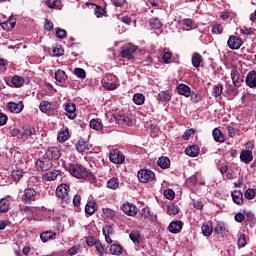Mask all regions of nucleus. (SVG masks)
<instances>
[{
	"instance_id": "10",
	"label": "nucleus",
	"mask_w": 256,
	"mask_h": 256,
	"mask_svg": "<svg viewBox=\"0 0 256 256\" xmlns=\"http://www.w3.org/2000/svg\"><path fill=\"white\" fill-rule=\"evenodd\" d=\"M123 213H125V215H129V217H135V215H137V206H135L132 203H125L122 205L121 207Z\"/></svg>"
},
{
	"instance_id": "40",
	"label": "nucleus",
	"mask_w": 256,
	"mask_h": 256,
	"mask_svg": "<svg viewBox=\"0 0 256 256\" xmlns=\"http://www.w3.org/2000/svg\"><path fill=\"white\" fill-rule=\"evenodd\" d=\"M44 3L49 9H59L61 5V1L59 0H44Z\"/></svg>"
},
{
	"instance_id": "45",
	"label": "nucleus",
	"mask_w": 256,
	"mask_h": 256,
	"mask_svg": "<svg viewBox=\"0 0 256 256\" xmlns=\"http://www.w3.org/2000/svg\"><path fill=\"white\" fill-rule=\"evenodd\" d=\"M162 25L163 24L161 23V20H159V18L150 19V27H152V29H161Z\"/></svg>"
},
{
	"instance_id": "27",
	"label": "nucleus",
	"mask_w": 256,
	"mask_h": 256,
	"mask_svg": "<svg viewBox=\"0 0 256 256\" xmlns=\"http://www.w3.org/2000/svg\"><path fill=\"white\" fill-rule=\"evenodd\" d=\"M55 235H57V233L51 232V231H46V232H43L42 234H40V239H41L42 243H47V241H51V239H53L55 237Z\"/></svg>"
},
{
	"instance_id": "51",
	"label": "nucleus",
	"mask_w": 256,
	"mask_h": 256,
	"mask_svg": "<svg viewBox=\"0 0 256 256\" xmlns=\"http://www.w3.org/2000/svg\"><path fill=\"white\" fill-rule=\"evenodd\" d=\"M237 245L239 249L247 245V240L245 239V234H241L238 238Z\"/></svg>"
},
{
	"instance_id": "53",
	"label": "nucleus",
	"mask_w": 256,
	"mask_h": 256,
	"mask_svg": "<svg viewBox=\"0 0 256 256\" xmlns=\"http://www.w3.org/2000/svg\"><path fill=\"white\" fill-rule=\"evenodd\" d=\"M95 249L97 251V253L100 255V256H103L105 255V248L103 247V245L101 244V242H96L95 244Z\"/></svg>"
},
{
	"instance_id": "25",
	"label": "nucleus",
	"mask_w": 256,
	"mask_h": 256,
	"mask_svg": "<svg viewBox=\"0 0 256 256\" xmlns=\"http://www.w3.org/2000/svg\"><path fill=\"white\" fill-rule=\"evenodd\" d=\"M59 175H61V172H59V170L49 171L44 174L43 179L44 181H55V179H57Z\"/></svg>"
},
{
	"instance_id": "49",
	"label": "nucleus",
	"mask_w": 256,
	"mask_h": 256,
	"mask_svg": "<svg viewBox=\"0 0 256 256\" xmlns=\"http://www.w3.org/2000/svg\"><path fill=\"white\" fill-rule=\"evenodd\" d=\"M74 74L76 75V77H78L79 79H85V77H87V74L85 73V70L83 68H76L74 70Z\"/></svg>"
},
{
	"instance_id": "32",
	"label": "nucleus",
	"mask_w": 256,
	"mask_h": 256,
	"mask_svg": "<svg viewBox=\"0 0 256 256\" xmlns=\"http://www.w3.org/2000/svg\"><path fill=\"white\" fill-rule=\"evenodd\" d=\"M201 61H203V57L201 56V54L195 52L192 55V65H193V67H196V69L201 67Z\"/></svg>"
},
{
	"instance_id": "4",
	"label": "nucleus",
	"mask_w": 256,
	"mask_h": 256,
	"mask_svg": "<svg viewBox=\"0 0 256 256\" xmlns=\"http://www.w3.org/2000/svg\"><path fill=\"white\" fill-rule=\"evenodd\" d=\"M137 177L140 183H151V181H155V172L150 169H141L138 171Z\"/></svg>"
},
{
	"instance_id": "44",
	"label": "nucleus",
	"mask_w": 256,
	"mask_h": 256,
	"mask_svg": "<svg viewBox=\"0 0 256 256\" xmlns=\"http://www.w3.org/2000/svg\"><path fill=\"white\" fill-rule=\"evenodd\" d=\"M12 179H14V181H20L21 177H23V170L16 168L12 171Z\"/></svg>"
},
{
	"instance_id": "2",
	"label": "nucleus",
	"mask_w": 256,
	"mask_h": 256,
	"mask_svg": "<svg viewBox=\"0 0 256 256\" xmlns=\"http://www.w3.org/2000/svg\"><path fill=\"white\" fill-rule=\"evenodd\" d=\"M137 51V46L133 44H126L120 48V57L125 59V61H135V53Z\"/></svg>"
},
{
	"instance_id": "19",
	"label": "nucleus",
	"mask_w": 256,
	"mask_h": 256,
	"mask_svg": "<svg viewBox=\"0 0 256 256\" xmlns=\"http://www.w3.org/2000/svg\"><path fill=\"white\" fill-rule=\"evenodd\" d=\"M23 101H19L18 103L10 102L8 104V108L10 109L11 113H21L23 111Z\"/></svg>"
},
{
	"instance_id": "52",
	"label": "nucleus",
	"mask_w": 256,
	"mask_h": 256,
	"mask_svg": "<svg viewBox=\"0 0 256 256\" xmlns=\"http://www.w3.org/2000/svg\"><path fill=\"white\" fill-rule=\"evenodd\" d=\"M164 197H166V199H169V201H173V199H175V191L171 189L165 190Z\"/></svg>"
},
{
	"instance_id": "7",
	"label": "nucleus",
	"mask_w": 256,
	"mask_h": 256,
	"mask_svg": "<svg viewBox=\"0 0 256 256\" xmlns=\"http://www.w3.org/2000/svg\"><path fill=\"white\" fill-rule=\"evenodd\" d=\"M44 156H46L50 161H57L61 157V149L58 147H50L46 150Z\"/></svg>"
},
{
	"instance_id": "13",
	"label": "nucleus",
	"mask_w": 256,
	"mask_h": 256,
	"mask_svg": "<svg viewBox=\"0 0 256 256\" xmlns=\"http://www.w3.org/2000/svg\"><path fill=\"white\" fill-rule=\"evenodd\" d=\"M35 128H23L21 132V139H32L35 140Z\"/></svg>"
},
{
	"instance_id": "58",
	"label": "nucleus",
	"mask_w": 256,
	"mask_h": 256,
	"mask_svg": "<svg viewBox=\"0 0 256 256\" xmlns=\"http://www.w3.org/2000/svg\"><path fill=\"white\" fill-rule=\"evenodd\" d=\"M56 36L58 37V39H65V37H67V31L58 28L56 30Z\"/></svg>"
},
{
	"instance_id": "34",
	"label": "nucleus",
	"mask_w": 256,
	"mask_h": 256,
	"mask_svg": "<svg viewBox=\"0 0 256 256\" xmlns=\"http://www.w3.org/2000/svg\"><path fill=\"white\" fill-rule=\"evenodd\" d=\"M108 189H112L113 191H115L116 189H119V179L118 178H111L107 181L106 184Z\"/></svg>"
},
{
	"instance_id": "64",
	"label": "nucleus",
	"mask_w": 256,
	"mask_h": 256,
	"mask_svg": "<svg viewBox=\"0 0 256 256\" xmlns=\"http://www.w3.org/2000/svg\"><path fill=\"white\" fill-rule=\"evenodd\" d=\"M44 29L46 31H52L53 30V23L46 19L45 24H44Z\"/></svg>"
},
{
	"instance_id": "28",
	"label": "nucleus",
	"mask_w": 256,
	"mask_h": 256,
	"mask_svg": "<svg viewBox=\"0 0 256 256\" xmlns=\"http://www.w3.org/2000/svg\"><path fill=\"white\" fill-rule=\"evenodd\" d=\"M157 101H161L162 103L171 101V93L169 91H162L157 95Z\"/></svg>"
},
{
	"instance_id": "14",
	"label": "nucleus",
	"mask_w": 256,
	"mask_h": 256,
	"mask_svg": "<svg viewBox=\"0 0 256 256\" xmlns=\"http://www.w3.org/2000/svg\"><path fill=\"white\" fill-rule=\"evenodd\" d=\"M76 110L77 107L75 106V103H68L65 105L66 115L69 119H75V117H77V114H75Z\"/></svg>"
},
{
	"instance_id": "61",
	"label": "nucleus",
	"mask_w": 256,
	"mask_h": 256,
	"mask_svg": "<svg viewBox=\"0 0 256 256\" xmlns=\"http://www.w3.org/2000/svg\"><path fill=\"white\" fill-rule=\"evenodd\" d=\"M190 97L193 103H199V101H201V94L192 93L190 94Z\"/></svg>"
},
{
	"instance_id": "23",
	"label": "nucleus",
	"mask_w": 256,
	"mask_h": 256,
	"mask_svg": "<svg viewBox=\"0 0 256 256\" xmlns=\"http://www.w3.org/2000/svg\"><path fill=\"white\" fill-rule=\"evenodd\" d=\"M214 231L215 233H218V235H226L227 233H229V230H227V227L223 222H217L214 227Z\"/></svg>"
},
{
	"instance_id": "30",
	"label": "nucleus",
	"mask_w": 256,
	"mask_h": 256,
	"mask_svg": "<svg viewBox=\"0 0 256 256\" xmlns=\"http://www.w3.org/2000/svg\"><path fill=\"white\" fill-rule=\"evenodd\" d=\"M11 202L7 198L0 199V213H7Z\"/></svg>"
},
{
	"instance_id": "22",
	"label": "nucleus",
	"mask_w": 256,
	"mask_h": 256,
	"mask_svg": "<svg viewBox=\"0 0 256 256\" xmlns=\"http://www.w3.org/2000/svg\"><path fill=\"white\" fill-rule=\"evenodd\" d=\"M114 82L105 81L103 82L104 89H107L108 91H114V89H117V76H111Z\"/></svg>"
},
{
	"instance_id": "11",
	"label": "nucleus",
	"mask_w": 256,
	"mask_h": 256,
	"mask_svg": "<svg viewBox=\"0 0 256 256\" xmlns=\"http://www.w3.org/2000/svg\"><path fill=\"white\" fill-rule=\"evenodd\" d=\"M76 149L79 153H88L89 151H91V145L89 142H86L84 140H79L76 143Z\"/></svg>"
},
{
	"instance_id": "50",
	"label": "nucleus",
	"mask_w": 256,
	"mask_h": 256,
	"mask_svg": "<svg viewBox=\"0 0 256 256\" xmlns=\"http://www.w3.org/2000/svg\"><path fill=\"white\" fill-rule=\"evenodd\" d=\"M221 93H223V85L218 84L213 88V96L220 97Z\"/></svg>"
},
{
	"instance_id": "35",
	"label": "nucleus",
	"mask_w": 256,
	"mask_h": 256,
	"mask_svg": "<svg viewBox=\"0 0 256 256\" xmlns=\"http://www.w3.org/2000/svg\"><path fill=\"white\" fill-rule=\"evenodd\" d=\"M95 211H97V204L91 201L87 202L85 206V213H87L88 215H93Z\"/></svg>"
},
{
	"instance_id": "15",
	"label": "nucleus",
	"mask_w": 256,
	"mask_h": 256,
	"mask_svg": "<svg viewBox=\"0 0 256 256\" xmlns=\"http://www.w3.org/2000/svg\"><path fill=\"white\" fill-rule=\"evenodd\" d=\"M246 85L248 87H250V89H255V87H256V72L255 71H250L247 74Z\"/></svg>"
},
{
	"instance_id": "62",
	"label": "nucleus",
	"mask_w": 256,
	"mask_h": 256,
	"mask_svg": "<svg viewBox=\"0 0 256 256\" xmlns=\"http://www.w3.org/2000/svg\"><path fill=\"white\" fill-rule=\"evenodd\" d=\"M67 253L70 256L77 255V253H79V246H73V247L69 248Z\"/></svg>"
},
{
	"instance_id": "36",
	"label": "nucleus",
	"mask_w": 256,
	"mask_h": 256,
	"mask_svg": "<svg viewBox=\"0 0 256 256\" xmlns=\"http://www.w3.org/2000/svg\"><path fill=\"white\" fill-rule=\"evenodd\" d=\"M55 79L58 83H65L67 80V74L63 70H58L55 72Z\"/></svg>"
},
{
	"instance_id": "39",
	"label": "nucleus",
	"mask_w": 256,
	"mask_h": 256,
	"mask_svg": "<svg viewBox=\"0 0 256 256\" xmlns=\"http://www.w3.org/2000/svg\"><path fill=\"white\" fill-rule=\"evenodd\" d=\"M110 252L112 255H122L123 254V248L119 244H112L110 246Z\"/></svg>"
},
{
	"instance_id": "63",
	"label": "nucleus",
	"mask_w": 256,
	"mask_h": 256,
	"mask_svg": "<svg viewBox=\"0 0 256 256\" xmlns=\"http://www.w3.org/2000/svg\"><path fill=\"white\" fill-rule=\"evenodd\" d=\"M21 133H22V130L20 129H17V128H14L10 131V135L12 137H19L21 139Z\"/></svg>"
},
{
	"instance_id": "29",
	"label": "nucleus",
	"mask_w": 256,
	"mask_h": 256,
	"mask_svg": "<svg viewBox=\"0 0 256 256\" xmlns=\"http://www.w3.org/2000/svg\"><path fill=\"white\" fill-rule=\"evenodd\" d=\"M212 135L214 137V141L217 143H223V141H225V136H223V133H221L219 128H215L212 132Z\"/></svg>"
},
{
	"instance_id": "60",
	"label": "nucleus",
	"mask_w": 256,
	"mask_h": 256,
	"mask_svg": "<svg viewBox=\"0 0 256 256\" xmlns=\"http://www.w3.org/2000/svg\"><path fill=\"white\" fill-rule=\"evenodd\" d=\"M172 57H173V54L171 52H165L164 55H163L164 63H166V64L171 63Z\"/></svg>"
},
{
	"instance_id": "41",
	"label": "nucleus",
	"mask_w": 256,
	"mask_h": 256,
	"mask_svg": "<svg viewBox=\"0 0 256 256\" xmlns=\"http://www.w3.org/2000/svg\"><path fill=\"white\" fill-rule=\"evenodd\" d=\"M133 101L135 105H143L145 103V95L142 93H136L133 96Z\"/></svg>"
},
{
	"instance_id": "38",
	"label": "nucleus",
	"mask_w": 256,
	"mask_h": 256,
	"mask_svg": "<svg viewBox=\"0 0 256 256\" xmlns=\"http://www.w3.org/2000/svg\"><path fill=\"white\" fill-rule=\"evenodd\" d=\"M86 5L95 7L94 9V15H96V17H103V15H105V9H103L101 6H95V4H91V3H86Z\"/></svg>"
},
{
	"instance_id": "43",
	"label": "nucleus",
	"mask_w": 256,
	"mask_h": 256,
	"mask_svg": "<svg viewBox=\"0 0 256 256\" xmlns=\"http://www.w3.org/2000/svg\"><path fill=\"white\" fill-rule=\"evenodd\" d=\"M90 128L94 129V131H101V129H103V124L96 119H92L90 121Z\"/></svg>"
},
{
	"instance_id": "21",
	"label": "nucleus",
	"mask_w": 256,
	"mask_h": 256,
	"mask_svg": "<svg viewBox=\"0 0 256 256\" xmlns=\"http://www.w3.org/2000/svg\"><path fill=\"white\" fill-rule=\"evenodd\" d=\"M177 91L179 95H183L184 97H191V88L186 84H179L177 86Z\"/></svg>"
},
{
	"instance_id": "46",
	"label": "nucleus",
	"mask_w": 256,
	"mask_h": 256,
	"mask_svg": "<svg viewBox=\"0 0 256 256\" xmlns=\"http://www.w3.org/2000/svg\"><path fill=\"white\" fill-rule=\"evenodd\" d=\"M129 237L133 243H139L141 241V234H139V231H132Z\"/></svg>"
},
{
	"instance_id": "1",
	"label": "nucleus",
	"mask_w": 256,
	"mask_h": 256,
	"mask_svg": "<svg viewBox=\"0 0 256 256\" xmlns=\"http://www.w3.org/2000/svg\"><path fill=\"white\" fill-rule=\"evenodd\" d=\"M66 170L76 179H85L89 177V171H87V168L83 167L81 164L70 163L66 165Z\"/></svg>"
},
{
	"instance_id": "57",
	"label": "nucleus",
	"mask_w": 256,
	"mask_h": 256,
	"mask_svg": "<svg viewBox=\"0 0 256 256\" xmlns=\"http://www.w3.org/2000/svg\"><path fill=\"white\" fill-rule=\"evenodd\" d=\"M195 134V130L194 129H187L184 134H183V139L184 141H189V138L191 137V135Z\"/></svg>"
},
{
	"instance_id": "16",
	"label": "nucleus",
	"mask_w": 256,
	"mask_h": 256,
	"mask_svg": "<svg viewBox=\"0 0 256 256\" xmlns=\"http://www.w3.org/2000/svg\"><path fill=\"white\" fill-rule=\"evenodd\" d=\"M115 120L117 121L118 125H124L125 127H129L133 123L131 118H129V116L126 115H117L115 117Z\"/></svg>"
},
{
	"instance_id": "6",
	"label": "nucleus",
	"mask_w": 256,
	"mask_h": 256,
	"mask_svg": "<svg viewBox=\"0 0 256 256\" xmlns=\"http://www.w3.org/2000/svg\"><path fill=\"white\" fill-rule=\"evenodd\" d=\"M53 167V162L46 156L36 161V168L38 171H49Z\"/></svg>"
},
{
	"instance_id": "56",
	"label": "nucleus",
	"mask_w": 256,
	"mask_h": 256,
	"mask_svg": "<svg viewBox=\"0 0 256 256\" xmlns=\"http://www.w3.org/2000/svg\"><path fill=\"white\" fill-rule=\"evenodd\" d=\"M212 33L214 35H221L223 33V26L221 24H217L212 28Z\"/></svg>"
},
{
	"instance_id": "3",
	"label": "nucleus",
	"mask_w": 256,
	"mask_h": 256,
	"mask_svg": "<svg viewBox=\"0 0 256 256\" xmlns=\"http://www.w3.org/2000/svg\"><path fill=\"white\" fill-rule=\"evenodd\" d=\"M70 187L67 184H60L56 188V197L62 201V203H69L71 201V197H69Z\"/></svg>"
},
{
	"instance_id": "17",
	"label": "nucleus",
	"mask_w": 256,
	"mask_h": 256,
	"mask_svg": "<svg viewBox=\"0 0 256 256\" xmlns=\"http://www.w3.org/2000/svg\"><path fill=\"white\" fill-rule=\"evenodd\" d=\"M181 229H183V223L181 221H174L171 222L168 226V230L170 231V233H180Z\"/></svg>"
},
{
	"instance_id": "9",
	"label": "nucleus",
	"mask_w": 256,
	"mask_h": 256,
	"mask_svg": "<svg viewBox=\"0 0 256 256\" xmlns=\"http://www.w3.org/2000/svg\"><path fill=\"white\" fill-rule=\"evenodd\" d=\"M23 201L25 203H31L37 199V191L34 188L28 187L23 192Z\"/></svg>"
},
{
	"instance_id": "54",
	"label": "nucleus",
	"mask_w": 256,
	"mask_h": 256,
	"mask_svg": "<svg viewBox=\"0 0 256 256\" xmlns=\"http://www.w3.org/2000/svg\"><path fill=\"white\" fill-rule=\"evenodd\" d=\"M140 216L142 217V219H149V217H151V212L149 211V208H143L140 211Z\"/></svg>"
},
{
	"instance_id": "5",
	"label": "nucleus",
	"mask_w": 256,
	"mask_h": 256,
	"mask_svg": "<svg viewBox=\"0 0 256 256\" xmlns=\"http://www.w3.org/2000/svg\"><path fill=\"white\" fill-rule=\"evenodd\" d=\"M109 160L111 163H115L116 165H121L125 162V155L123 152L119 151L118 149H114L110 151Z\"/></svg>"
},
{
	"instance_id": "31",
	"label": "nucleus",
	"mask_w": 256,
	"mask_h": 256,
	"mask_svg": "<svg viewBox=\"0 0 256 256\" xmlns=\"http://www.w3.org/2000/svg\"><path fill=\"white\" fill-rule=\"evenodd\" d=\"M117 215V212L115 210H112L110 208H103L102 209V217L104 219H113Z\"/></svg>"
},
{
	"instance_id": "20",
	"label": "nucleus",
	"mask_w": 256,
	"mask_h": 256,
	"mask_svg": "<svg viewBox=\"0 0 256 256\" xmlns=\"http://www.w3.org/2000/svg\"><path fill=\"white\" fill-rule=\"evenodd\" d=\"M69 137H71V134L69 133V128H62L57 135V139L58 141H60V143H65V141H67Z\"/></svg>"
},
{
	"instance_id": "8",
	"label": "nucleus",
	"mask_w": 256,
	"mask_h": 256,
	"mask_svg": "<svg viewBox=\"0 0 256 256\" xmlns=\"http://www.w3.org/2000/svg\"><path fill=\"white\" fill-rule=\"evenodd\" d=\"M227 45L229 49H232L233 51H237V49H241V46L243 45V41L238 36L231 35L227 41Z\"/></svg>"
},
{
	"instance_id": "26",
	"label": "nucleus",
	"mask_w": 256,
	"mask_h": 256,
	"mask_svg": "<svg viewBox=\"0 0 256 256\" xmlns=\"http://www.w3.org/2000/svg\"><path fill=\"white\" fill-rule=\"evenodd\" d=\"M185 153L188 157H197L199 155V146H189L185 149Z\"/></svg>"
},
{
	"instance_id": "42",
	"label": "nucleus",
	"mask_w": 256,
	"mask_h": 256,
	"mask_svg": "<svg viewBox=\"0 0 256 256\" xmlns=\"http://www.w3.org/2000/svg\"><path fill=\"white\" fill-rule=\"evenodd\" d=\"M25 83V79L21 76H14L12 77V85L14 87H22V85Z\"/></svg>"
},
{
	"instance_id": "55",
	"label": "nucleus",
	"mask_w": 256,
	"mask_h": 256,
	"mask_svg": "<svg viewBox=\"0 0 256 256\" xmlns=\"http://www.w3.org/2000/svg\"><path fill=\"white\" fill-rule=\"evenodd\" d=\"M244 197L248 200L255 199V190L247 189L244 193Z\"/></svg>"
},
{
	"instance_id": "37",
	"label": "nucleus",
	"mask_w": 256,
	"mask_h": 256,
	"mask_svg": "<svg viewBox=\"0 0 256 256\" xmlns=\"http://www.w3.org/2000/svg\"><path fill=\"white\" fill-rule=\"evenodd\" d=\"M39 109L42 113H49V111H51V102L42 100L40 102Z\"/></svg>"
},
{
	"instance_id": "24",
	"label": "nucleus",
	"mask_w": 256,
	"mask_h": 256,
	"mask_svg": "<svg viewBox=\"0 0 256 256\" xmlns=\"http://www.w3.org/2000/svg\"><path fill=\"white\" fill-rule=\"evenodd\" d=\"M158 167L161 169H169L171 167V160H169L167 157L162 156L157 161Z\"/></svg>"
},
{
	"instance_id": "18",
	"label": "nucleus",
	"mask_w": 256,
	"mask_h": 256,
	"mask_svg": "<svg viewBox=\"0 0 256 256\" xmlns=\"http://www.w3.org/2000/svg\"><path fill=\"white\" fill-rule=\"evenodd\" d=\"M232 201L236 205H242L243 204V192L241 190H235L231 193Z\"/></svg>"
},
{
	"instance_id": "48",
	"label": "nucleus",
	"mask_w": 256,
	"mask_h": 256,
	"mask_svg": "<svg viewBox=\"0 0 256 256\" xmlns=\"http://www.w3.org/2000/svg\"><path fill=\"white\" fill-rule=\"evenodd\" d=\"M179 213V208L174 204H169L167 207V214L168 215H177Z\"/></svg>"
},
{
	"instance_id": "12",
	"label": "nucleus",
	"mask_w": 256,
	"mask_h": 256,
	"mask_svg": "<svg viewBox=\"0 0 256 256\" xmlns=\"http://www.w3.org/2000/svg\"><path fill=\"white\" fill-rule=\"evenodd\" d=\"M240 160L242 161V163L249 165V163H251V161H253V151L242 150V152L240 154Z\"/></svg>"
},
{
	"instance_id": "59",
	"label": "nucleus",
	"mask_w": 256,
	"mask_h": 256,
	"mask_svg": "<svg viewBox=\"0 0 256 256\" xmlns=\"http://www.w3.org/2000/svg\"><path fill=\"white\" fill-rule=\"evenodd\" d=\"M103 231V235H113V227H111V225H106L103 227L102 229Z\"/></svg>"
},
{
	"instance_id": "47",
	"label": "nucleus",
	"mask_w": 256,
	"mask_h": 256,
	"mask_svg": "<svg viewBox=\"0 0 256 256\" xmlns=\"http://www.w3.org/2000/svg\"><path fill=\"white\" fill-rule=\"evenodd\" d=\"M202 233L205 235V237L211 236V233H213V228L209 226V224H203L202 225Z\"/></svg>"
},
{
	"instance_id": "33",
	"label": "nucleus",
	"mask_w": 256,
	"mask_h": 256,
	"mask_svg": "<svg viewBox=\"0 0 256 256\" xmlns=\"http://www.w3.org/2000/svg\"><path fill=\"white\" fill-rule=\"evenodd\" d=\"M231 79L235 87L241 86V78H239V72L236 69L231 71Z\"/></svg>"
}]
</instances>
